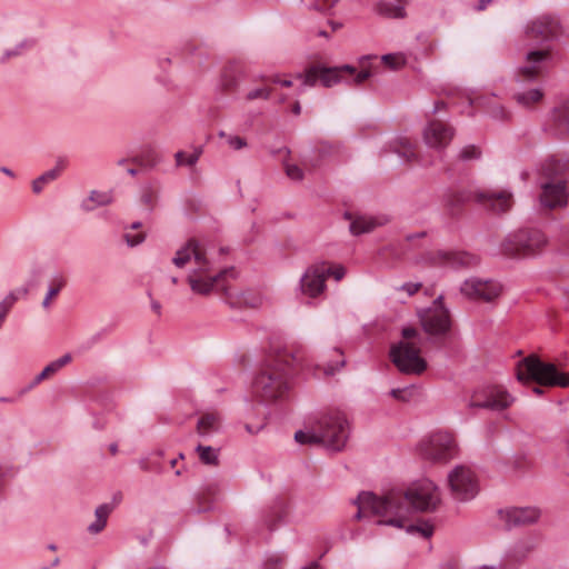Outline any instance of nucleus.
I'll return each instance as SVG.
<instances>
[{
    "label": "nucleus",
    "instance_id": "c756f323",
    "mask_svg": "<svg viewBox=\"0 0 569 569\" xmlns=\"http://www.w3.org/2000/svg\"><path fill=\"white\" fill-rule=\"evenodd\" d=\"M196 451L199 455L201 462L210 466H218L219 463V450L210 446L198 445Z\"/></svg>",
    "mask_w": 569,
    "mask_h": 569
},
{
    "label": "nucleus",
    "instance_id": "ddd939ff",
    "mask_svg": "<svg viewBox=\"0 0 569 569\" xmlns=\"http://www.w3.org/2000/svg\"><path fill=\"white\" fill-rule=\"evenodd\" d=\"M515 401V398L500 387H491L482 392H476L469 406L471 408H482L493 411H501Z\"/></svg>",
    "mask_w": 569,
    "mask_h": 569
},
{
    "label": "nucleus",
    "instance_id": "4d7b16f0",
    "mask_svg": "<svg viewBox=\"0 0 569 569\" xmlns=\"http://www.w3.org/2000/svg\"><path fill=\"white\" fill-rule=\"evenodd\" d=\"M369 77H370V72H369L368 70H361V71H359V72L356 74V77H355L353 81H355V83H356V84H360V83H362L365 80H367Z\"/></svg>",
    "mask_w": 569,
    "mask_h": 569
},
{
    "label": "nucleus",
    "instance_id": "a878e982",
    "mask_svg": "<svg viewBox=\"0 0 569 569\" xmlns=\"http://www.w3.org/2000/svg\"><path fill=\"white\" fill-rule=\"evenodd\" d=\"M220 427V418L216 413H206L203 415L197 423V433L207 438L219 430Z\"/></svg>",
    "mask_w": 569,
    "mask_h": 569
},
{
    "label": "nucleus",
    "instance_id": "5701e85b",
    "mask_svg": "<svg viewBox=\"0 0 569 569\" xmlns=\"http://www.w3.org/2000/svg\"><path fill=\"white\" fill-rule=\"evenodd\" d=\"M113 202V196L110 191L92 190L88 198L81 202V209L86 212H91L99 207L109 206Z\"/></svg>",
    "mask_w": 569,
    "mask_h": 569
},
{
    "label": "nucleus",
    "instance_id": "bf43d9fd",
    "mask_svg": "<svg viewBox=\"0 0 569 569\" xmlns=\"http://www.w3.org/2000/svg\"><path fill=\"white\" fill-rule=\"evenodd\" d=\"M10 309L11 308L9 306H7L3 301L0 302V319L2 321H4Z\"/></svg>",
    "mask_w": 569,
    "mask_h": 569
},
{
    "label": "nucleus",
    "instance_id": "a18cd8bd",
    "mask_svg": "<svg viewBox=\"0 0 569 569\" xmlns=\"http://www.w3.org/2000/svg\"><path fill=\"white\" fill-rule=\"evenodd\" d=\"M54 373H57V371L54 370L52 365L49 363L43 368V370L39 375L36 376L32 383L30 385V388H33L34 386L39 385L42 380L47 379L48 377Z\"/></svg>",
    "mask_w": 569,
    "mask_h": 569
},
{
    "label": "nucleus",
    "instance_id": "e2e57ef3",
    "mask_svg": "<svg viewBox=\"0 0 569 569\" xmlns=\"http://www.w3.org/2000/svg\"><path fill=\"white\" fill-rule=\"evenodd\" d=\"M446 108V104L440 101V102H436L433 109H432V113H438L441 109H445Z\"/></svg>",
    "mask_w": 569,
    "mask_h": 569
},
{
    "label": "nucleus",
    "instance_id": "dca6fc26",
    "mask_svg": "<svg viewBox=\"0 0 569 569\" xmlns=\"http://www.w3.org/2000/svg\"><path fill=\"white\" fill-rule=\"evenodd\" d=\"M327 270L325 264L312 266L300 279V291L309 298H317L326 289Z\"/></svg>",
    "mask_w": 569,
    "mask_h": 569
},
{
    "label": "nucleus",
    "instance_id": "7ed1b4c3",
    "mask_svg": "<svg viewBox=\"0 0 569 569\" xmlns=\"http://www.w3.org/2000/svg\"><path fill=\"white\" fill-rule=\"evenodd\" d=\"M297 360L296 353L284 350L256 378L253 388L261 400L273 401L283 397L288 390L289 369Z\"/></svg>",
    "mask_w": 569,
    "mask_h": 569
},
{
    "label": "nucleus",
    "instance_id": "de8ad7c7",
    "mask_svg": "<svg viewBox=\"0 0 569 569\" xmlns=\"http://www.w3.org/2000/svg\"><path fill=\"white\" fill-rule=\"evenodd\" d=\"M490 114L497 120H507L509 118L508 111L502 106H495L490 110Z\"/></svg>",
    "mask_w": 569,
    "mask_h": 569
},
{
    "label": "nucleus",
    "instance_id": "09e8293b",
    "mask_svg": "<svg viewBox=\"0 0 569 569\" xmlns=\"http://www.w3.org/2000/svg\"><path fill=\"white\" fill-rule=\"evenodd\" d=\"M124 239H126V242L128 243V246L134 247V246H138L143 242L144 236H143V233H137V234L126 233Z\"/></svg>",
    "mask_w": 569,
    "mask_h": 569
},
{
    "label": "nucleus",
    "instance_id": "2f4dec72",
    "mask_svg": "<svg viewBox=\"0 0 569 569\" xmlns=\"http://www.w3.org/2000/svg\"><path fill=\"white\" fill-rule=\"evenodd\" d=\"M535 549V543L531 540L519 541L515 545L511 551V556L517 561L526 559L531 551Z\"/></svg>",
    "mask_w": 569,
    "mask_h": 569
},
{
    "label": "nucleus",
    "instance_id": "5fc2aeb1",
    "mask_svg": "<svg viewBox=\"0 0 569 569\" xmlns=\"http://www.w3.org/2000/svg\"><path fill=\"white\" fill-rule=\"evenodd\" d=\"M386 14L392 18H403L405 17V9L402 7H396L392 10H387Z\"/></svg>",
    "mask_w": 569,
    "mask_h": 569
},
{
    "label": "nucleus",
    "instance_id": "f8f14e48",
    "mask_svg": "<svg viewBox=\"0 0 569 569\" xmlns=\"http://www.w3.org/2000/svg\"><path fill=\"white\" fill-rule=\"evenodd\" d=\"M448 482L452 497L459 501L471 500L479 492L476 473L467 466H457L450 471Z\"/></svg>",
    "mask_w": 569,
    "mask_h": 569
},
{
    "label": "nucleus",
    "instance_id": "864d4df0",
    "mask_svg": "<svg viewBox=\"0 0 569 569\" xmlns=\"http://www.w3.org/2000/svg\"><path fill=\"white\" fill-rule=\"evenodd\" d=\"M382 61L393 69L398 68L401 64V59L395 54H385L382 57Z\"/></svg>",
    "mask_w": 569,
    "mask_h": 569
},
{
    "label": "nucleus",
    "instance_id": "4c0bfd02",
    "mask_svg": "<svg viewBox=\"0 0 569 569\" xmlns=\"http://www.w3.org/2000/svg\"><path fill=\"white\" fill-rule=\"evenodd\" d=\"M407 532L418 533L423 538H430L433 533V526L429 521H420L417 525L406 527Z\"/></svg>",
    "mask_w": 569,
    "mask_h": 569
},
{
    "label": "nucleus",
    "instance_id": "b1692460",
    "mask_svg": "<svg viewBox=\"0 0 569 569\" xmlns=\"http://www.w3.org/2000/svg\"><path fill=\"white\" fill-rule=\"evenodd\" d=\"M342 71L355 73L356 69L349 64L341 68H326L319 66V81L323 87L330 88L340 82Z\"/></svg>",
    "mask_w": 569,
    "mask_h": 569
},
{
    "label": "nucleus",
    "instance_id": "393cba45",
    "mask_svg": "<svg viewBox=\"0 0 569 569\" xmlns=\"http://www.w3.org/2000/svg\"><path fill=\"white\" fill-rule=\"evenodd\" d=\"M345 218L351 220L349 229L350 232L355 236L370 232L379 224V222L376 219L365 216H359L353 219L352 214L349 212L345 213Z\"/></svg>",
    "mask_w": 569,
    "mask_h": 569
},
{
    "label": "nucleus",
    "instance_id": "1a4fd4ad",
    "mask_svg": "<svg viewBox=\"0 0 569 569\" xmlns=\"http://www.w3.org/2000/svg\"><path fill=\"white\" fill-rule=\"evenodd\" d=\"M419 452L427 460L446 462L456 457L458 447L451 433L437 431L420 442Z\"/></svg>",
    "mask_w": 569,
    "mask_h": 569
},
{
    "label": "nucleus",
    "instance_id": "aec40b11",
    "mask_svg": "<svg viewBox=\"0 0 569 569\" xmlns=\"http://www.w3.org/2000/svg\"><path fill=\"white\" fill-rule=\"evenodd\" d=\"M508 528L531 525L540 518V510L535 507H513L500 511Z\"/></svg>",
    "mask_w": 569,
    "mask_h": 569
},
{
    "label": "nucleus",
    "instance_id": "f3484780",
    "mask_svg": "<svg viewBox=\"0 0 569 569\" xmlns=\"http://www.w3.org/2000/svg\"><path fill=\"white\" fill-rule=\"evenodd\" d=\"M453 129L440 121H430L423 130L425 143L437 150H443L452 140Z\"/></svg>",
    "mask_w": 569,
    "mask_h": 569
},
{
    "label": "nucleus",
    "instance_id": "9d476101",
    "mask_svg": "<svg viewBox=\"0 0 569 569\" xmlns=\"http://www.w3.org/2000/svg\"><path fill=\"white\" fill-rule=\"evenodd\" d=\"M442 299L443 297L439 296L430 307L418 312L425 332L432 338H445L451 328L450 313Z\"/></svg>",
    "mask_w": 569,
    "mask_h": 569
},
{
    "label": "nucleus",
    "instance_id": "423d86ee",
    "mask_svg": "<svg viewBox=\"0 0 569 569\" xmlns=\"http://www.w3.org/2000/svg\"><path fill=\"white\" fill-rule=\"evenodd\" d=\"M402 340L390 349V358L399 371L407 375H420L427 362L420 357L421 336L417 329L406 327L401 331Z\"/></svg>",
    "mask_w": 569,
    "mask_h": 569
},
{
    "label": "nucleus",
    "instance_id": "ea45409f",
    "mask_svg": "<svg viewBox=\"0 0 569 569\" xmlns=\"http://www.w3.org/2000/svg\"><path fill=\"white\" fill-rule=\"evenodd\" d=\"M272 94V89L269 87H259L249 90L244 100L250 102L253 100H269Z\"/></svg>",
    "mask_w": 569,
    "mask_h": 569
},
{
    "label": "nucleus",
    "instance_id": "37998d69",
    "mask_svg": "<svg viewBox=\"0 0 569 569\" xmlns=\"http://www.w3.org/2000/svg\"><path fill=\"white\" fill-rule=\"evenodd\" d=\"M481 152L480 150L473 146H466L459 151V159L462 161H469L472 159H478L480 157Z\"/></svg>",
    "mask_w": 569,
    "mask_h": 569
},
{
    "label": "nucleus",
    "instance_id": "4be33fe9",
    "mask_svg": "<svg viewBox=\"0 0 569 569\" xmlns=\"http://www.w3.org/2000/svg\"><path fill=\"white\" fill-rule=\"evenodd\" d=\"M549 130L553 134H569V102L555 107L549 116Z\"/></svg>",
    "mask_w": 569,
    "mask_h": 569
},
{
    "label": "nucleus",
    "instance_id": "2eb2a0df",
    "mask_svg": "<svg viewBox=\"0 0 569 569\" xmlns=\"http://www.w3.org/2000/svg\"><path fill=\"white\" fill-rule=\"evenodd\" d=\"M525 34L539 41L553 40L561 34V26L556 17L540 16L525 26Z\"/></svg>",
    "mask_w": 569,
    "mask_h": 569
},
{
    "label": "nucleus",
    "instance_id": "6e6d98bb",
    "mask_svg": "<svg viewBox=\"0 0 569 569\" xmlns=\"http://www.w3.org/2000/svg\"><path fill=\"white\" fill-rule=\"evenodd\" d=\"M26 43H27V42H26V41H23V42H21L20 44H18V46H17V48H16L14 50H7V51L4 52V58H3V60H4V59H9V58L14 57V56H18V54L20 53L21 49H22V48H24Z\"/></svg>",
    "mask_w": 569,
    "mask_h": 569
},
{
    "label": "nucleus",
    "instance_id": "473e14b6",
    "mask_svg": "<svg viewBox=\"0 0 569 569\" xmlns=\"http://www.w3.org/2000/svg\"><path fill=\"white\" fill-rule=\"evenodd\" d=\"M296 79L302 81V87H315L319 81V66H312L303 73H297Z\"/></svg>",
    "mask_w": 569,
    "mask_h": 569
},
{
    "label": "nucleus",
    "instance_id": "3c124183",
    "mask_svg": "<svg viewBox=\"0 0 569 569\" xmlns=\"http://www.w3.org/2000/svg\"><path fill=\"white\" fill-rule=\"evenodd\" d=\"M71 359H72L71 355L70 353H66L62 357L56 359L54 361H52L50 363L52 365L54 370L58 372L61 368L67 366L71 361Z\"/></svg>",
    "mask_w": 569,
    "mask_h": 569
},
{
    "label": "nucleus",
    "instance_id": "f704fd0d",
    "mask_svg": "<svg viewBox=\"0 0 569 569\" xmlns=\"http://www.w3.org/2000/svg\"><path fill=\"white\" fill-rule=\"evenodd\" d=\"M332 353L335 356H337V359H336L335 363L330 361L323 366V373L326 376H333L337 371H339L346 365L343 353L339 348H335L332 350Z\"/></svg>",
    "mask_w": 569,
    "mask_h": 569
},
{
    "label": "nucleus",
    "instance_id": "f257e3e1",
    "mask_svg": "<svg viewBox=\"0 0 569 569\" xmlns=\"http://www.w3.org/2000/svg\"><path fill=\"white\" fill-rule=\"evenodd\" d=\"M172 262L178 268L190 267L187 281L191 291L196 295L209 296L221 286L231 306L258 308L262 303L260 296L249 291L232 297L222 281L228 274L233 276L234 270L232 268H226L219 272L212 273L213 263L208 258L204 247L198 240H189L176 252Z\"/></svg>",
    "mask_w": 569,
    "mask_h": 569
},
{
    "label": "nucleus",
    "instance_id": "20e7f679",
    "mask_svg": "<svg viewBox=\"0 0 569 569\" xmlns=\"http://www.w3.org/2000/svg\"><path fill=\"white\" fill-rule=\"evenodd\" d=\"M388 497H392V511H397L400 507L405 508V513L401 515V528L411 511L428 512L433 511L440 503V495L437 486L430 480H422L413 483L407 491L391 490L387 492Z\"/></svg>",
    "mask_w": 569,
    "mask_h": 569
},
{
    "label": "nucleus",
    "instance_id": "c9c22d12",
    "mask_svg": "<svg viewBox=\"0 0 569 569\" xmlns=\"http://www.w3.org/2000/svg\"><path fill=\"white\" fill-rule=\"evenodd\" d=\"M201 152H202L201 149H196L191 154H187L184 151H178L174 154L176 163H177V166L192 167L198 162V160L201 156Z\"/></svg>",
    "mask_w": 569,
    "mask_h": 569
},
{
    "label": "nucleus",
    "instance_id": "338daca9",
    "mask_svg": "<svg viewBox=\"0 0 569 569\" xmlns=\"http://www.w3.org/2000/svg\"><path fill=\"white\" fill-rule=\"evenodd\" d=\"M151 308L153 311H156L157 313H160V309H161V306L158 301H152L151 302Z\"/></svg>",
    "mask_w": 569,
    "mask_h": 569
},
{
    "label": "nucleus",
    "instance_id": "cd10ccee",
    "mask_svg": "<svg viewBox=\"0 0 569 569\" xmlns=\"http://www.w3.org/2000/svg\"><path fill=\"white\" fill-rule=\"evenodd\" d=\"M543 98V92L540 88H532L527 91L517 92L513 94L516 102L523 108H531L539 103Z\"/></svg>",
    "mask_w": 569,
    "mask_h": 569
},
{
    "label": "nucleus",
    "instance_id": "052dcab7",
    "mask_svg": "<svg viewBox=\"0 0 569 569\" xmlns=\"http://www.w3.org/2000/svg\"><path fill=\"white\" fill-rule=\"evenodd\" d=\"M261 80H270L271 82L273 83H277V84H280L281 86V82H282V79L278 76V74H274V76H271L269 78L264 77V76H261L260 77Z\"/></svg>",
    "mask_w": 569,
    "mask_h": 569
},
{
    "label": "nucleus",
    "instance_id": "4468645a",
    "mask_svg": "<svg viewBox=\"0 0 569 569\" xmlns=\"http://www.w3.org/2000/svg\"><path fill=\"white\" fill-rule=\"evenodd\" d=\"M460 291L470 299L491 302L501 295L502 287L493 280L470 278L461 284Z\"/></svg>",
    "mask_w": 569,
    "mask_h": 569
},
{
    "label": "nucleus",
    "instance_id": "f03ea898",
    "mask_svg": "<svg viewBox=\"0 0 569 569\" xmlns=\"http://www.w3.org/2000/svg\"><path fill=\"white\" fill-rule=\"evenodd\" d=\"M349 438V422L341 411L322 415L308 430H298L295 440L300 445H322L329 450L340 451Z\"/></svg>",
    "mask_w": 569,
    "mask_h": 569
},
{
    "label": "nucleus",
    "instance_id": "a211bd4d",
    "mask_svg": "<svg viewBox=\"0 0 569 569\" xmlns=\"http://www.w3.org/2000/svg\"><path fill=\"white\" fill-rule=\"evenodd\" d=\"M549 57L547 50H532L526 54L525 62L519 67L517 72L518 81H531L538 78L545 68V63Z\"/></svg>",
    "mask_w": 569,
    "mask_h": 569
},
{
    "label": "nucleus",
    "instance_id": "9b49d317",
    "mask_svg": "<svg viewBox=\"0 0 569 569\" xmlns=\"http://www.w3.org/2000/svg\"><path fill=\"white\" fill-rule=\"evenodd\" d=\"M546 241L540 230H519L507 237L502 243V251L510 257H525L540 250Z\"/></svg>",
    "mask_w": 569,
    "mask_h": 569
},
{
    "label": "nucleus",
    "instance_id": "69168bd1",
    "mask_svg": "<svg viewBox=\"0 0 569 569\" xmlns=\"http://www.w3.org/2000/svg\"><path fill=\"white\" fill-rule=\"evenodd\" d=\"M0 171H1L2 173H4V174H7V176L11 177V178H12V177H14V173L12 172V170H11V169H9V168H7V167H1V168H0Z\"/></svg>",
    "mask_w": 569,
    "mask_h": 569
},
{
    "label": "nucleus",
    "instance_id": "7c9ffc66",
    "mask_svg": "<svg viewBox=\"0 0 569 569\" xmlns=\"http://www.w3.org/2000/svg\"><path fill=\"white\" fill-rule=\"evenodd\" d=\"M66 286V280L62 277H56L47 291L44 299L42 300V307L44 309L50 308L51 300L60 292V290Z\"/></svg>",
    "mask_w": 569,
    "mask_h": 569
},
{
    "label": "nucleus",
    "instance_id": "c03bdc74",
    "mask_svg": "<svg viewBox=\"0 0 569 569\" xmlns=\"http://www.w3.org/2000/svg\"><path fill=\"white\" fill-rule=\"evenodd\" d=\"M29 292V289L27 287L18 288L13 291H10L4 299L2 300L7 306L12 308V306L16 303V301L21 298L26 297Z\"/></svg>",
    "mask_w": 569,
    "mask_h": 569
},
{
    "label": "nucleus",
    "instance_id": "72a5a7b5",
    "mask_svg": "<svg viewBox=\"0 0 569 569\" xmlns=\"http://www.w3.org/2000/svg\"><path fill=\"white\" fill-rule=\"evenodd\" d=\"M566 163L560 160L549 159L541 166V171L546 177H556L563 172Z\"/></svg>",
    "mask_w": 569,
    "mask_h": 569
},
{
    "label": "nucleus",
    "instance_id": "680f3d73",
    "mask_svg": "<svg viewBox=\"0 0 569 569\" xmlns=\"http://www.w3.org/2000/svg\"><path fill=\"white\" fill-rule=\"evenodd\" d=\"M491 1L492 0H479L477 9L479 11L485 10L487 8L488 3H490Z\"/></svg>",
    "mask_w": 569,
    "mask_h": 569
},
{
    "label": "nucleus",
    "instance_id": "6ab92c4d",
    "mask_svg": "<svg viewBox=\"0 0 569 569\" xmlns=\"http://www.w3.org/2000/svg\"><path fill=\"white\" fill-rule=\"evenodd\" d=\"M541 206L548 209L561 208L567 204V189L563 180H551L541 184Z\"/></svg>",
    "mask_w": 569,
    "mask_h": 569
},
{
    "label": "nucleus",
    "instance_id": "e433bc0d",
    "mask_svg": "<svg viewBox=\"0 0 569 569\" xmlns=\"http://www.w3.org/2000/svg\"><path fill=\"white\" fill-rule=\"evenodd\" d=\"M399 146H395L393 151L397 152L403 161H411L416 159V153L411 143L407 139H400Z\"/></svg>",
    "mask_w": 569,
    "mask_h": 569
},
{
    "label": "nucleus",
    "instance_id": "0e129e2a",
    "mask_svg": "<svg viewBox=\"0 0 569 569\" xmlns=\"http://www.w3.org/2000/svg\"><path fill=\"white\" fill-rule=\"evenodd\" d=\"M292 112L296 114V116H299L301 113V106H300V102L299 101H296L292 106Z\"/></svg>",
    "mask_w": 569,
    "mask_h": 569
},
{
    "label": "nucleus",
    "instance_id": "6e6552de",
    "mask_svg": "<svg viewBox=\"0 0 569 569\" xmlns=\"http://www.w3.org/2000/svg\"><path fill=\"white\" fill-rule=\"evenodd\" d=\"M517 379L521 382L535 381L540 386L548 387L563 388L569 385V377L565 372L559 371L553 363L545 362L535 355L518 362Z\"/></svg>",
    "mask_w": 569,
    "mask_h": 569
},
{
    "label": "nucleus",
    "instance_id": "c85d7f7f",
    "mask_svg": "<svg viewBox=\"0 0 569 569\" xmlns=\"http://www.w3.org/2000/svg\"><path fill=\"white\" fill-rule=\"evenodd\" d=\"M112 509L113 507L109 503L100 505L94 511L96 520L88 526V531L93 535L101 532Z\"/></svg>",
    "mask_w": 569,
    "mask_h": 569
},
{
    "label": "nucleus",
    "instance_id": "0eeeda50",
    "mask_svg": "<svg viewBox=\"0 0 569 569\" xmlns=\"http://www.w3.org/2000/svg\"><path fill=\"white\" fill-rule=\"evenodd\" d=\"M392 497L388 495L376 496L370 491H362L353 501L358 506V511L355 519L361 520L367 516L378 517V525H387L396 528H401V519L399 515L405 513V508L400 507L397 511H392Z\"/></svg>",
    "mask_w": 569,
    "mask_h": 569
},
{
    "label": "nucleus",
    "instance_id": "58836bf2",
    "mask_svg": "<svg viewBox=\"0 0 569 569\" xmlns=\"http://www.w3.org/2000/svg\"><path fill=\"white\" fill-rule=\"evenodd\" d=\"M417 393L415 386H408L405 388H396L390 391V396L399 401L409 402Z\"/></svg>",
    "mask_w": 569,
    "mask_h": 569
},
{
    "label": "nucleus",
    "instance_id": "bb28decb",
    "mask_svg": "<svg viewBox=\"0 0 569 569\" xmlns=\"http://www.w3.org/2000/svg\"><path fill=\"white\" fill-rule=\"evenodd\" d=\"M63 168H64V162L58 161V163L54 168L46 171L44 173H42L41 176H39L37 179H34L32 181V191L34 193H40L47 183L54 181L60 176Z\"/></svg>",
    "mask_w": 569,
    "mask_h": 569
},
{
    "label": "nucleus",
    "instance_id": "49530a36",
    "mask_svg": "<svg viewBox=\"0 0 569 569\" xmlns=\"http://www.w3.org/2000/svg\"><path fill=\"white\" fill-rule=\"evenodd\" d=\"M286 173L291 180L300 181L303 178V171L296 164H287Z\"/></svg>",
    "mask_w": 569,
    "mask_h": 569
},
{
    "label": "nucleus",
    "instance_id": "412c9836",
    "mask_svg": "<svg viewBox=\"0 0 569 569\" xmlns=\"http://www.w3.org/2000/svg\"><path fill=\"white\" fill-rule=\"evenodd\" d=\"M431 260L437 266L452 269L470 267L477 262L476 258L467 252L447 250H439L435 252Z\"/></svg>",
    "mask_w": 569,
    "mask_h": 569
},
{
    "label": "nucleus",
    "instance_id": "39448f33",
    "mask_svg": "<svg viewBox=\"0 0 569 569\" xmlns=\"http://www.w3.org/2000/svg\"><path fill=\"white\" fill-rule=\"evenodd\" d=\"M471 199L495 213H505L513 204V194L509 190L449 191L443 196L442 203L448 214L456 216Z\"/></svg>",
    "mask_w": 569,
    "mask_h": 569
},
{
    "label": "nucleus",
    "instance_id": "8fccbe9b",
    "mask_svg": "<svg viewBox=\"0 0 569 569\" xmlns=\"http://www.w3.org/2000/svg\"><path fill=\"white\" fill-rule=\"evenodd\" d=\"M327 270V277L332 276L337 281L341 280L346 273V270L341 266H337L333 268L326 267Z\"/></svg>",
    "mask_w": 569,
    "mask_h": 569
},
{
    "label": "nucleus",
    "instance_id": "a19ab883",
    "mask_svg": "<svg viewBox=\"0 0 569 569\" xmlns=\"http://www.w3.org/2000/svg\"><path fill=\"white\" fill-rule=\"evenodd\" d=\"M219 137L226 138V142L233 150H240L247 147V141L240 136H229L221 131L219 132Z\"/></svg>",
    "mask_w": 569,
    "mask_h": 569
},
{
    "label": "nucleus",
    "instance_id": "603ef678",
    "mask_svg": "<svg viewBox=\"0 0 569 569\" xmlns=\"http://www.w3.org/2000/svg\"><path fill=\"white\" fill-rule=\"evenodd\" d=\"M420 288V282H407L399 287L398 290H403L408 293V296H413Z\"/></svg>",
    "mask_w": 569,
    "mask_h": 569
},
{
    "label": "nucleus",
    "instance_id": "774afa93",
    "mask_svg": "<svg viewBox=\"0 0 569 569\" xmlns=\"http://www.w3.org/2000/svg\"><path fill=\"white\" fill-rule=\"evenodd\" d=\"M281 86L282 87H291L292 86V81L290 79H283L282 82H281Z\"/></svg>",
    "mask_w": 569,
    "mask_h": 569
},
{
    "label": "nucleus",
    "instance_id": "79ce46f5",
    "mask_svg": "<svg viewBox=\"0 0 569 569\" xmlns=\"http://www.w3.org/2000/svg\"><path fill=\"white\" fill-rule=\"evenodd\" d=\"M339 0H312L307 7L316 11L327 12L331 10Z\"/></svg>",
    "mask_w": 569,
    "mask_h": 569
},
{
    "label": "nucleus",
    "instance_id": "13d9d810",
    "mask_svg": "<svg viewBox=\"0 0 569 569\" xmlns=\"http://www.w3.org/2000/svg\"><path fill=\"white\" fill-rule=\"evenodd\" d=\"M153 198H154L153 193H152L151 191H147V192H144V193L142 194V197H141V201H142L146 206H148L149 208H151L152 202H153Z\"/></svg>",
    "mask_w": 569,
    "mask_h": 569
}]
</instances>
